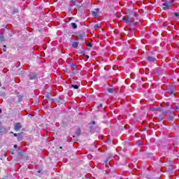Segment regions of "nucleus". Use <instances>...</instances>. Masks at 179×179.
<instances>
[{
  "instance_id": "1",
  "label": "nucleus",
  "mask_w": 179,
  "mask_h": 179,
  "mask_svg": "<svg viewBox=\"0 0 179 179\" xmlns=\"http://www.w3.org/2000/svg\"><path fill=\"white\" fill-rule=\"evenodd\" d=\"M173 5H174V0L165 1L164 3H162L164 10L171 9Z\"/></svg>"
},
{
  "instance_id": "2",
  "label": "nucleus",
  "mask_w": 179,
  "mask_h": 179,
  "mask_svg": "<svg viewBox=\"0 0 179 179\" xmlns=\"http://www.w3.org/2000/svg\"><path fill=\"white\" fill-rule=\"evenodd\" d=\"M123 21L124 22V23H127V24H129L130 26H134V24H135V22H134V20H132V19H131L128 17H124Z\"/></svg>"
},
{
  "instance_id": "3",
  "label": "nucleus",
  "mask_w": 179,
  "mask_h": 179,
  "mask_svg": "<svg viewBox=\"0 0 179 179\" xmlns=\"http://www.w3.org/2000/svg\"><path fill=\"white\" fill-rule=\"evenodd\" d=\"M22 128V124L17 122L14 124V129L16 131V132H19L20 131V129Z\"/></svg>"
},
{
  "instance_id": "4",
  "label": "nucleus",
  "mask_w": 179,
  "mask_h": 179,
  "mask_svg": "<svg viewBox=\"0 0 179 179\" xmlns=\"http://www.w3.org/2000/svg\"><path fill=\"white\" fill-rule=\"evenodd\" d=\"M147 61H148V62H150L151 64H155L156 62V58L152 56H148L147 57Z\"/></svg>"
},
{
  "instance_id": "5",
  "label": "nucleus",
  "mask_w": 179,
  "mask_h": 179,
  "mask_svg": "<svg viewBox=\"0 0 179 179\" xmlns=\"http://www.w3.org/2000/svg\"><path fill=\"white\" fill-rule=\"evenodd\" d=\"M82 2H83V0H73V3L75 5V6H80Z\"/></svg>"
},
{
  "instance_id": "6",
  "label": "nucleus",
  "mask_w": 179,
  "mask_h": 179,
  "mask_svg": "<svg viewBox=\"0 0 179 179\" xmlns=\"http://www.w3.org/2000/svg\"><path fill=\"white\" fill-rule=\"evenodd\" d=\"M71 45H72L73 48L78 49V47L79 46V43L76 41H74L72 43Z\"/></svg>"
},
{
  "instance_id": "7",
  "label": "nucleus",
  "mask_w": 179,
  "mask_h": 179,
  "mask_svg": "<svg viewBox=\"0 0 179 179\" xmlns=\"http://www.w3.org/2000/svg\"><path fill=\"white\" fill-rule=\"evenodd\" d=\"M76 37L78 40H83V34H77Z\"/></svg>"
},
{
  "instance_id": "8",
  "label": "nucleus",
  "mask_w": 179,
  "mask_h": 179,
  "mask_svg": "<svg viewBox=\"0 0 179 179\" xmlns=\"http://www.w3.org/2000/svg\"><path fill=\"white\" fill-rule=\"evenodd\" d=\"M36 73H34L29 74V79H31V80L36 79Z\"/></svg>"
},
{
  "instance_id": "9",
  "label": "nucleus",
  "mask_w": 179,
  "mask_h": 179,
  "mask_svg": "<svg viewBox=\"0 0 179 179\" xmlns=\"http://www.w3.org/2000/svg\"><path fill=\"white\" fill-rule=\"evenodd\" d=\"M71 26L73 27V29H78V25L75 22L71 23Z\"/></svg>"
},
{
  "instance_id": "10",
  "label": "nucleus",
  "mask_w": 179,
  "mask_h": 179,
  "mask_svg": "<svg viewBox=\"0 0 179 179\" xmlns=\"http://www.w3.org/2000/svg\"><path fill=\"white\" fill-rule=\"evenodd\" d=\"M76 136H79L80 135V129H78L76 131Z\"/></svg>"
},
{
  "instance_id": "11",
  "label": "nucleus",
  "mask_w": 179,
  "mask_h": 179,
  "mask_svg": "<svg viewBox=\"0 0 179 179\" xmlns=\"http://www.w3.org/2000/svg\"><path fill=\"white\" fill-rule=\"evenodd\" d=\"M152 111H160V108H151Z\"/></svg>"
},
{
  "instance_id": "12",
  "label": "nucleus",
  "mask_w": 179,
  "mask_h": 179,
  "mask_svg": "<svg viewBox=\"0 0 179 179\" xmlns=\"http://www.w3.org/2000/svg\"><path fill=\"white\" fill-rule=\"evenodd\" d=\"M108 93H114V89L113 88H108Z\"/></svg>"
},
{
  "instance_id": "13",
  "label": "nucleus",
  "mask_w": 179,
  "mask_h": 179,
  "mask_svg": "<svg viewBox=\"0 0 179 179\" xmlns=\"http://www.w3.org/2000/svg\"><path fill=\"white\" fill-rule=\"evenodd\" d=\"M71 87L73 89H79V87L77 85H71Z\"/></svg>"
},
{
  "instance_id": "14",
  "label": "nucleus",
  "mask_w": 179,
  "mask_h": 179,
  "mask_svg": "<svg viewBox=\"0 0 179 179\" xmlns=\"http://www.w3.org/2000/svg\"><path fill=\"white\" fill-rule=\"evenodd\" d=\"M97 12L96 11H92V16H97Z\"/></svg>"
},
{
  "instance_id": "15",
  "label": "nucleus",
  "mask_w": 179,
  "mask_h": 179,
  "mask_svg": "<svg viewBox=\"0 0 179 179\" xmlns=\"http://www.w3.org/2000/svg\"><path fill=\"white\" fill-rule=\"evenodd\" d=\"M70 66H71V68H73V69H76V65H75V64H70Z\"/></svg>"
},
{
  "instance_id": "16",
  "label": "nucleus",
  "mask_w": 179,
  "mask_h": 179,
  "mask_svg": "<svg viewBox=\"0 0 179 179\" xmlns=\"http://www.w3.org/2000/svg\"><path fill=\"white\" fill-rule=\"evenodd\" d=\"M18 141H22V136H20V134L18 135Z\"/></svg>"
},
{
  "instance_id": "17",
  "label": "nucleus",
  "mask_w": 179,
  "mask_h": 179,
  "mask_svg": "<svg viewBox=\"0 0 179 179\" xmlns=\"http://www.w3.org/2000/svg\"><path fill=\"white\" fill-rule=\"evenodd\" d=\"M174 16H176V17H178L179 13H175Z\"/></svg>"
},
{
  "instance_id": "18",
  "label": "nucleus",
  "mask_w": 179,
  "mask_h": 179,
  "mask_svg": "<svg viewBox=\"0 0 179 179\" xmlns=\"http://www.w3.org/2000/svg\"><path fill=\"white\" fill-rule=\"evenodd\" d=\"M171 89H173V90H176V86H172Z\"/></svg>"
},
{
  "instance_id": "19",
  "label": "nucleus",
  "mask_w": 179,
  "mask_h": 179,
  "mask_svg": "<svg viewBox=\"0 0 179 179\" xmlns=\"http://www.w3.org/2000/svg\"><path fill=\"white\" fill-rule=\"evenodd\" d=\"M92 125H95V124H96V122L92 121Z\"/></svg>"
},
{
  "instance_id": "20",
  "label": "nucleus",
  "mask_w": 179,
  "mask_h": 179,
  "mask_svg": "<svg viewBox=\"0 0 179 179\" xmlns=\"http://www.w3.org/2000/svg\"><path fill=\"white\" fill-rule=\"evenodd\" d=\"M96 12H97V13H99V11L100 10V9L99 8H96Z\"/></svg>"
},
{
  "instance_id": "21",
  "label": "nucleus",
  "mask_w": 179,
  "mask_h": 179,
  "mask_svg": "<svg viewBox=\"0 0 179 179\" xmlns=\"http://www.w3.org/2000/svg\"><path fill=\"white\" fill-rule=\"evenodd\" d=\"M88 159H92V155H87Z\"/></svg>"
},
{
  "instance_id": "22",
  "label": "nucleus",
  "mask_w": 179,
  "mask_h": 179,
  "mask_svg": "<svg viewBox=\"0 0 179 179\" xmlns=\"http://www.w3.org/2000/svg\"><path fill=\"white\" fill-rule=\"evenodd\" d=\"M171 94H174V92L173 91H170Z\"/></svg>"
},
{
  "instance_id": "23",
  "label": "nucleus",
  "mask_w": 179,
  "mask_h": 179,
  "mask_svg": "<svg viewBox=\"0 0 179 179\" xmlns=\"http://www.w3.org/2000/svg\"><path fill=\"white\" fill-rule=\"evenodd\" d=\"M14 136H17V134H14Z\"/></svg>"
},
{
  "instance_id": "24",
  "label": "nucleus",
  "mask_w": 179,
  "mask_h": 179,
  "mask_svg": "<svg viewBox=\"0 0 179 179\" xmlns=\"http://www.w3.org/2000/svg\"><path fill=\"white\" fill-rule=\"evenodd\" d=\"M176 110H178V106H176Z\"/></svg>"
},
{
  "instance_id": "25",
  "label": "nucleus",
  "mask_w": 179,
  "mask_h": 179,
  "mask_svg": "<svg viewBox=\"0 0 179 179\" xmlns=\"http://www.w3.org/2000/svg\"><path fill=\"white\" fill-rule=\"evenodd\" d=\"M14 148H17V145H14Z\"/></svg>"
},
{
  "instance_id": "26",
  "label": "nucleus",
  "mask_w": 179,
  "mask_h": 179,
  "mask_svg": "<svg viewBox=\"0 0 179 179\" xmlns=\"http://www.w3.org/2000/svg\"><path fill=\"white\" fill-rule=\"evenodd\" d=\"M100 106H101V107H103V104L102 103H101Z\"/></svg>"
},
{
  "instance_id": "27",
  "label": "nucleus",
  "mask_w": 179,
  "mask_h": 179,
  "mask_svg": "<svg viewBox=\"0 0 179 179\" xmlns=\"http://www.w3.org/2000/svg\"><path fill=\"white\" fill-rule=\"evenodd\" d=\"M86 57H87V58H89V55H87Z\"/></svg>"
},
{
  "instance_id": "28",
  "label": "nucleus",
  "mask_w": 179,
  "mask_h": 179,
  "mask_svg": "<svg viewBox=\"0 0 179 179\" xmlns=\"http://www.w3.org/2000/svg\"><path fill=\"white\" fill-rule=\"evenodd\" d=\"M0 113H1V109H0Z\"/></svg>"
},
{
  "instance_id": "29",
  "label": "nucleus",
  "mask_w": 179,
  "mask_h": 179,
  "mask_svg": "<svg viewBox=\"0 0 179 179\" xmlns=\"http://www.w3.org/2000/svg\"><path fill=\"white\" fill-rule=\"evenodd\" d=\"M0 86H1V83H0Z\"/></svg>"
}]
</instances>
